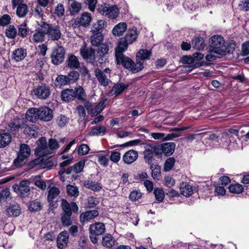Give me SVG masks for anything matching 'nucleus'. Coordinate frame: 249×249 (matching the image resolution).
I'll use <instances>...</instances> for the list:
<instances>
[{
  "mask_svg": "<svg viewBox=\"0 0 249 249\" xmlns=\"http://www.w3.org/2000/svg\"><path fill=\"white\" fill-rule=\"evenodd\" d=\"M103 40V36L101 34H93L90 37L91 43L94 46L100 45Z\"/></svg>",
  "mask_w": 249,
  "mask_h": 249,
  "instance_id": "de8ad7c7",
  "label": "nucleus"
},
{
  "mask_svg": "<svg viewBox=\"0 0 249 249\" xmlns=\"http://www.w3.org/2000/svg\"><path fill=\"white\" fill-rule=\"evenodd\" d=\"M35 95L40 99H46L50 95L49 87L46 84L38 86L34 90Z\"/></svg>",
  "mask_w": 249,
  "mask_h": 249,
  "instance_id": "4468645a",
  "label": "nucleus"
},
{
  "mask_svg": "<svg viewBox=\"0 0 249 249\" xmlns=\"http://www.w3.org/2000/svg\"><path fill=\"white\" fill-rule=\"evenodd\" d=\"M26 119L31 122L39 120L38 108H30L26 113Z\"/></svg>",
  "mask_w": 249,
  "mask_h": 249,
  "instance_id": "b1692460",
  "label": "nucleus"
},
{
  "mask_svg": "<svg viewBox=\"0 0 249 249\" xmlns=\"http://www.w3.org/2000/svg\"><path fill=\"white\" fill-rule=\"evenodd\" d=\"M138 157L137 151L130 150L124 155L123 159L124 163L126 164H131L134 162Z\"/></svg>",
  "mask_w": 249,
  "mask_h": 249,
  "instance_id": "4be33fe9",
  "label": "nucleus"
},
{
  "mask_svg": "<svg viewBox=\"0 0 249 249\" xmlns=\"http://www.w3.org/2000/svg\"><path fill=\"white\" fill-rule=\"evenodd\" d=\"M144 149L143 152L144 159L146 162L149 164H151L155 155H159L161 154L160 145L146 144L144 146Z\"/></svg>",
  "mask_w": 249,
  "mask_h": 249,
  "instance_id": "0eeeda50",
  "label": "nucleus"
},
{
  "mask_svg": "<svg viewBox=\"0 0 249 249\" xmlns=\"http://www.w3.org/2000/svg\"><path fill=\"white\" fill-rule=\"evenodd\" d=\"M48 148H49V151L50 150H53L57 149L59 145L58 142L54 139H50L48 144Z\"/></svg>",
  "mask_w": 249,
  "mask_h": 249,
  "instance_id": "e2e57ef3",
  "label": "nucleus"
},
{
  "mask_svg": "<svg viewBox=\"0 0 249 249\" xmlns=\"http://www.w3.org/2000/svg\"><path fill=\"white\" fill-rule=\"evenodd\" d=\"M65 50L62 46H57L53 50L51 55L52 62L53 64L59 65L64 59Z\"/></svg>",
  "mask_w": 249,
  "mask_h": 249,
  "instance_id": "f8f14e48",
  "label": "nucleus"
},
{
  "mask_svg": "<svg viewBox=\"0 0 249 249\" xmlns=\"http://www.w3.org/2000/svg\"><path fill=\"white\" fill-rule=\"evenodd\" d=\"M60 194V190L56 187H49L47 199L49 202H53Z\"/></svg>",
  "mask_w": 249,
  "mask_h": 249,
  "instance_id": "c9c22d12",
  "label": "nucleus"
},
{
  "mask_svg": "<svg viewBox=\"0 0 249 249\" xmlns=\"http://www.w3.org/2000/svg\"><path fill=\"white\" fill-rule=\"evenodd\" d=\"M192 44L193 48L198 50L203 49L205 46L204 40L201 37L194 38L192 41Z\"/></svg>",
  "mask_w": 249,
  "mask_h": 249,
  "instance_id": "58836bf2",
  "label": "nucleus"
},
{
  "mask_svg": "<svg viewBox=\"0 0 249 249\" xmlns=\"http://www.w3.org/2000/svg\"><path fill=\"white\" fill-rule=\"evenodd\" d=\"M15 230V226L12 223H6L3 228L5 233L11 235Z\"/></svg>",
  "mask_w": 249,
  "mask_h": 249,
  "instance_id": "69168bd1",
  "label": "nucleus"
},
{
  "mask_svg": "<svg viewBox=\"0 0 249 249\" xmlns=\"http://www.w3.org/2000/svg\"><path fill=\"white\" fill-rule=\"evenodd\" d=\"M150 169L152 172V176L154 179L159 180L161 174H160V167L157 164H152L151 165Z\"/></svg>",
  "mask_w": 249,
  "mask_h": 249,
  "instance_id": "49530a36",
  "label": "nucleus"
},
{
  "mask_svg": "<svg viewBox=\"0 0 249 249\" xmlns=\"http://www.w3.org/2000/svg\"><path fill=\"white\" fill-rule=\"evenodd\" d=\"M121 159V154L120 152L113 151L111 153L110 160L114 163L118 162Z\"/></svg>",
  "mask_w": 249,
  "mask_h": 249,
  "instance_id": "338daca9",
  "label": "nucleus"
},
{
  "mask_svg": "<svg viewBox=\"0 0 249 249\" xmlns=\"http://www.w3.org/2000/svg\"><path fill=\"white\" fill-rule=\"evenodd\" d=\"M210 48L217 51L221 55L226 54V48L224 38L220 36L214 35L210 39Z\"/></svg>",
  "mask_w": 249,
  "mask_h": 249,
  "instance_id": "39448f33",
  "label": "nucleus"
},
{
  "mask_svg": "<svg viewBox=\"0 0 249 249\" xmlns=\"http://www.w3.org/2000/svg\"><path fill=\"white\" fill-rule=\"evenodd\" d=\"M27 55L26 49L18 48L14 51L12 54V58L17 62L20 61L24 59Z\"/></svg>",
  "mask_w": 249,
  "mask_h": 249,
  "instance_id": "cd10ccee",
  "label": "nucleus"
},
{
  "mask_svg": "<svg viewBox=\"0 0 249 249\" xmlns=\"http://www.w3.org/2000/svg\"><path fill=\"white\" fill-rule=\"evenodd\" d=\"M69 84L75 82L79 78V73L75 71L70 72L68 75H66Z\"/></svg>",
  "mask_w": 249,
  "mask_h": 249,
  "instance_id": "864d4df0",
  "label": "nucleus"
},
{
  "mask_svg": "<svg viewBox=\"0 0 249 249\" xmlns=\"http://www.w3.org/2000/svg\"><path fill=\"white\" fill-rule=\"evenodd\" d=\"M209 53L205 56V59L208 61H213L216 59V58L222 56L221 54L217 53V51L209 48Z\"/></svg>",
  "mask_w": 249,
  "mask_h": 249,
  "instance_id": "8fccbe9b",
  "label": "nucleus"
},
{
  "mask_svg": "<svg viewBox=\"0 0 249 249\" xmlns=\"http://www.w3.org/2000/svg\"><path fill=\"white\" fill-rule=\"evenodd\" d=\"M66 62L67 66L71 69H77L80 67L79 59L73 54L69 55Z\"/></svg>",
  "mask_w": 249,
  "mask_h": 249,
  "instance_id": "a878e982",
  "label": "nucleus"
},
{
  "mask_svg": "<svg viewBox=\"0 0 249 249\" xmlns=\"http://www.w3.org/2000/svg\"><path fill=\"white\" fill-rule=\"evenodd\" d=\"M5 35L9 38L13 39L15 38L17 35L16 28L13 25L9 26L6 29Z\"/></svg>",
  "mask_w": 249,
  "mask_h": 249,
  "instance_id": "603ef678",
  "label": "nucleus"
},
{
  "mask_svg": "<svg viewBox=\"0 0 249 249\" xmlns=\"http://www.w3.org/2000/svg\"><path fill=\"white\" fill-rule=\"evenodd\" d=\"M31 154V150L29 146L24 143L20 145L19 152L18 153L17 159L14 160V164L16 166H20L22 165L24 160L29 157Z\"/></svg>",
  "mask_w": 249,
  "mask_h": 249,
  "instance_id": "1a4fd4ad",
  "label": "nucleus"
},
{
  "mask_svg": "<svg viewBox=\"0 0 249 249\" xmlns=\"http://www.w3.org/2000/svg\"><path fill=\"white\" fill-rule=\"evenodd\" d=\"M84 186L93 192H99L102 189V186L100 183L93 181L91 179H88L84 181Z\"/></svg>",
  "mask_w": 249,
  "mask_h": 249,
  "instance_id": "412c9836",
  "label": "nucleus"
},
{
  "mask_svg": "<svg viewBox=\"0 0 249 249\" xmlns=\"http://www.w3.org/2000/svg\"><path fill=\"white\" fill-rule=\"evenodd\" d=\"M127 24L125 22H120L112 29V33L115 36H121L127 29Z\"/></svg>",
  "mask_w": 249,
  "mask_h": 249,
  "instance_id": "473e14b6",
  "label": "nucleus"
},
{
  "mask_svg": "<svg viewBox=\"0 0 249 249\" xmlns=\"http://www.w3.org/2000/svg\"><path fill=\"white\" fill-rule=\"evenodd\" d=\"M175 162V160L174 158H169L166 160L164 165V170L165 171H169L173 167Z\"/></svg>",
  "mask_w": 249,
  "mask_h": 249,
  "instance_id": "bf43d9fd",
  "label": "nucleus"
},
{
  "mask_svg": "<svg viewBox=\"0 0 249 249\" xmlns=\"http://www.w3.org/2000/svg\"><path fill=\"white\" fill-rule=\"evenodd\" d=\"M61 99L65 102L72 101L75 99V94L73 89H65L61 92Z\"/></svg>",
  "mask_w": 249,
  "mask_h": 249,
  "instance_id": "2f4dec72",
  "label": "nucleus"
},
{
  "mask_svg": "<svg viewBox=\"0 0 249 249\" xmlns=\"http://www.w3.org/2000/svg\"><path fill=\"white\" fill-rule=\"evenodd\" d=\"M228 188L231 193L237 194L241 193L244 190L243 186L239 183L231 184Z\"/></svg>",
  "mask_w": 249,
  "mask_h": 249,
  "instance_id": "09e8293b",
  "label": "nucleus"
},
{
  "mask_svg": "<svg viewBox=\"0 0 249 249\" xmlns=\"http://www.w3.org/2000/svg\"><path fill=\"white\" fill-rule=\"evenodd\" d=\"M142 194L139 190H133L131 191L129 195V198L132 201H136L142 197Z\"/></svg>",
  "mask_w": 249,
  "mask_h": 249,
  "instance_id": "5fc2aeb1",
  "label": "nucleus"
},
{
  "mask_svg": "<svg viewBox=\"0 0 249 249\" xmlns=\"http://www.w3.org/2000/svg\"><path fill=\"white\" fill-rule=\"evenodd\" d=\"M20 212L21 210L18 205H10L6 210L7 214L9 216L17 217L19 215Z\"/></svg>",
  "mask_w": 249,
  "mask_h": 249,
  "instance_id": "4c0bfd02",
  "label": "nucleus"
},
{
  "mask_svg": "<svg viewBox=\"0 0 249 249\" xmlns=\"http://www.w3.org/2000/svg\"><path fill=\"white\" fill-rule=\"evenodd\" d=\"M128 44H129L121 38L115 50V58L117 64H121L126 69L128 65H130V63H132L131 59L124 56L123 54V53L127 49Z\"/></svg>",
  "mask_w": 249,
  "mask_h": 249,
  "instance_id": "20e7f679",
  "label": "nucleus"
},
{
  "mask_svg": "<svg viewBox=\"0 0 249 249\" xmlns=\"http://www.w3.org/2000/svg\"><path fill=\"white\" fill-rule=\"evenodd\" d=\"M85 164V160H80L78 162L74 164L73 166V172L79 173L82 171Z\"/></svg>",
  "mask_w": 249,
  "mask_h": 249,
  "instance_id": "680f3d73",
  "label": "nucleus"
},
{
  "mask_svg": "<svg viewBox=\"0 0 249 249\" xmlns=\"http://www.w3.org/2000/svg\"><path fill=\"white\" fill-rule=\"evenodd\" d=\"M18 35L22 37H25L28 35L29 29L26 22L24 21L18 26Z\"/></svg>",
  "mask_w": 249,
  "mask_h": 249,
  "instance_id": "ea45409f",
  "label": "nucleus"
},
{
  "mask_svg": "<svg viewBox=\"0 0 249 249\" xmlns=\"http://www.w3.org/2000/svg\"><path fill=\"white\" fill-rule=\"evenodd\" d=\"M154 194L156 200L159 202H161L164 198V193L162 189L156 188L154 190Z\"/></svg>",
  "mask_w": 249,
  "mask_h": 249,
  "instance_id": "052dcab7",
  "label": "nucleus"
},
{
  "mask_svg": "<svg viewBox=\"0 0 249 249\" xmlns=\"http://www.w3.org/2000/svg\"><path fill=\"white\" fill-rule=\"evenodd\" d=\"M107 131L104 126H97L91 129L89 134L90 136H103L105 135Z\"/></svg>",
  "mask_w": 249,
  "mask_h": 249,
  "instance_id": "37998d69",
  "label": "nucleus"
},
{
  "mask_svg": "<svg viewBox=\"0 0 249 249\" xmlns=\"http://www.w3.org/2000/svg\"><path fill=\"white\" fill-rule=\"evenodd\" d=\"M99 214L96 210H91L83 213L80 214V221L81 223H85L89 221Z\"/></svg>",
  "mask_w": 249,
  "mask_h": 249,
  "instance_id": "5701e85b",
  "label": "nucleus"
},
{
  "mask_svg": "<svg viewBox=\"0 0 249 249\" xmlns=\"http://www.w3.org/2000/svg\"><path fill=\"white\" fill-rule=\"evenodd\" d=\"M11 135L8 133L0 134V147H4L9 144L11 141Z\"/></svg>",
  "mask_w": 249,
  "mask_h": 249,
  "instance_id": "79ce46f5",
  "label": "nucleus"
},
{
  "mask_svg": "<svg viewBox=\"0 0 249 249\" xmlns=\"http://www.w3.org/2000/svg\"><path fill=\"white\" fill-rule=\"evenodd\" d=\"M49 38L53 40H58L61 36L59 28L44 22V28Z\"/></svg>",
  "mask_w": 249,
  "mask_h": 249,
  "instance_id": "9d476101",
  "label": "nucleus"
},
{
  "mask_svg": "<svg viewBox=\"0 0 249 249\" xmlns=\"http://www.w3.org/2000/svg\"><path fill=\"white\" fill-rule=\"evenodd\" d=\"M69 120L65 115H60L56 119V123L59 127H62L66 125Z\"/></svg>",
  "mask_w": 249,
  "mask_h": 249,
  "instance_id": "6e6d98bb",
  "label": "nucleus"
},
{
  "mask_svg": "<svg viewBox=\"0 0 249 249\" xmlns=\"http://www.w3.org/2000/svg\"><path fill=\"white\" fill-rule=\"evenodd\" d=\"M54 84L55 86L59 87L69 84L66 75H58L55 79Z\"/></svg>",
  "mask_w": 249,
  "mask_h": 249,
  "instance_id": "3c124183",
  "label": "nucleus"
},
{
  "mask_svg": "<svg viewBox=\"0 0 249 249\" xmlns=\"http://www.w3.org/2000/svg\"><path fill=\"white\" fill-rule=\"evenodd\" d=\"M24 120L20 119H14L8 124L6 129L10 132L18 130L20 128L24 127V133L28 136L36 137L37 135L38 127L35 124L25 125Z\"/></svg>",
  "mask_w": 249,
  "mask_h": 249,
  "instance_id": "f257e3e1",
  "label": "nucleus"
},
{
  "mask_svg": "<svg viewBox=\"0 0 249 249\" xmlns=\"http://www.w3.org/2000/svg\"><path fill=\"white\" fill-rule=\"evenodd\" d=\"M108 46L106 44H102L100 45L97 51V54L100 57H102L108 53Z\"/></svg>",
  "mask_w": 249,
  "mask_h": 249,
  "instance_id": "4d7b16f0",
  "label": "nucleus"
},
{
  "mask_svg": "<svg viewBox=\"0 0 249 249\" xmlns=\"http://www.w3.org/2000/svg\"><path fill=\"white\" fill-rule=\"evenodd\" d=\"M151 55V52L146 49H141L137 53L136 63L131 59V63L128 65L127 69L133 73H136L143 68V61L149 59Z\"/></svg>",
  "mask_w": 249,
  "mask_h": 249,
  "instance_id": "7ed1b4c3",
  "label": "nucleus"
},
{
  "mask_svg": "<svg viewBox=\"0 0 249 249\" xmlns=\"http://www.w3.org/2000/svg\"><path fill=\"white\" fill-rule=\"evenodd\" d=\"M69 233L67 231L61 232L57 238V246L60 249L65 248L68 242Z\"/></svg>",
  "mask_w": 249,
  "mask_h": 249,
  "instance_id": "6ab92c4d",
  "label": "nucleus"
},
{
  "mask_svg": "<svg viewBox=\"0 0 249 249\" xmlns=\"http://www.w3.org/2000/svg\"><path fill=\"white\" fill-rule=\"evenodd\" d=\"M73 90L75 94V98H77L78 100L83 102L86 101V94L82 87L80 86L76 87Z\"/></svg>",
  "mask_w": 249,
  "mask_h": 249,
  "instance_id": "f704fd0d",
  "label": "nucleus"
},
{
  "mask_svg": "<svg viewBox=\"0 0 249 249\" xmlns=\"http://www.w3.org/2000/svg\"><path fill=\"white\" fill-rule=\"evenodd\" d=\"M175 144L174 142H165L160 146L161 154H163L168 156L172 155L175 151Z\"/></svg>",
  "mask_w": 249,
  "mask_h": 249,
  "instance_id": "393cba45",
  "label": "nucleus"
},
{
  "mask_svg": "<svg viewBox=\"0 0 249 249\" xmlns=\"http://www.w3.org/2000/svg\"><path fill=\"white\" fill-rule=\"evenodd\" d=\"M89 147L87 144H82L78 147L77 153L80 156L86 155L89 153Z\"/></svg>",
  "mask_w": 249,
  "mask_h": 249,
  "instance_id": "13d9d810",
  "label": "nucleus"
},
{
  "mask_svg": "<svg viewBox=\"0 0 249 249\" xmlns=\"http://www.w3.org/2000/svg\"><path fill=\"white\" fill-rule=\"evenodd\" d=\"M239 138V131L235 129H228L222 133L221 139L225 142H233Z\"/></svg>",
  "mask_w": 249,
  "mask_h": 249,
  "instance_id": "ddd939ff",
  "label": "nucleus"
},
{
  "mask_svg": "<svg viewBox=\"0 0 249 249\" xmlns=\"http://www.w3.org/2000/svg\"><path fill=\"white\" fill-rule=\"evenodd\" d=\"M128 84H125L122 82H118L114 85L111 89L108 92V95L112 96L113 95L116 96L122 94L123 91L128 88Z\"/></svg>",
  "mask_w": 249,
  "mask_h": 249,
  "instance_id": "a211bd4d",
  "label": "nucleus"
},
{
  "mask_svg": "<svg viewBox=\"0 0 249 249\" xmlns=\"http://www.w3.org/2000/svg\"><path fill=\"white\" fill-rule=\"evenodd\" d=\"M36 145L37 147L35 150V154L37 156L43 158H49L52 156L45 137H42L40 138L36 142Z\"/></svg>",
  "mask_w": 249,
  "mask_h": 249,
  "instance_id": "423d86ee",
  "label": "nucleus"
},
{
  "mask_svg": "<svg viewBox=\"0 0 249 249\" xmlns=\"http://www.w3.org/2000/svg\"><path fill=\"white\" fill-rule=\"evenodd\" d=\"M108 103V100L105 98L102 100L94 107L91 109L92 116H95L100 113L105 107L106 105Z\"/></svg>",
  "mask_w": 249,
  "mask_h": 249,
  "instance_id": "7c9ffc66",
  "label": "nucleus"
},
{
  "mask_svg": "<svg viewBox=\"0 0 249 249\" xmlns=\"http://www.w3.org/2000/svg\"><path fill=\"white\" fill-rule=\"evenodd\" d=\"M102 243L104 246L110 248L114 245L115 239L111 234H107L103 237Z\"/></svg>",
  "mask_w": 249,
  "mask_h": 249,
  "instance_id": "a19ab883",
  "label": "nucleus"
},
{
  "mask_svg": "<svg viewBox=\"0 0 249 249\" xmlns=\"http://www.w3.org/2000/svg\"><path fill=\"white\" fill-rule=\"evenodd\" d=\"M61 203L64 212L61 217L62 224L64 226H69L71 224V215L72 212L74 213L78 212V206L75 202H73L69 203L64 199H62Z\"/></svg>",
  "mask_w": 249,
  "mask_h": 249,
  "instance_id": "f03ea898",
  "label": "nucleus"
},
{
  "mask_svg": "<svg viewBox=\"0 0 249 249\" xmlns=\"http://www.w3.org/2000/svg\"><path fill=\"white\" fill-rule=\"evenodd\" d=\"M28 11L27 5L25 4H19L17 8L16 13L19 18L24 17Z\"/></svg>",
  "mask_w": 249,
  "mask_h": 249,
  "instance_id": "c03bdc74",
  "label": "nucleus"
},
{
  "mask_svg": "<svg viewBox=\"0 0 249 249\" xmlns=\"http://www.w3.org/2000/svg\"><path fill=\"white\" fill-rule=\"evenodd\" d=\"M30 182L27 180H23L19 182L18 184H15L13 188L15 192L18 193L21 197H26L30 194Z\"/></svg>",
  "mask_w": 249,
  "mask_h": 249,
  "instance_id": "9b49d317",
  "label": "nucleus"
},
{
  "mask_svg": "<svg viewBox=\"0 0 249 249\" xmlns=\"http://www.w3.org/2000/svg\"><path fill=\"white\" fill-rule=\"evenodd\" d=\"M76 110L80 119L83 120L86 114V110L84 107L81 105L78 106L76 108Z\"/></svg>",
  "mask_w": 249,
  "mask_h": 249,
  "instance_id": "774afa93",
  "label": "nucleus"
},
{
  "mask_svg": "<svg viewBox=\"0 0 249 249\" xmlns=\"http://www.w3.org/2000/svg\"><path fill=\"white\" fill-rule=\"evenodd\" d=\"M39 120L48 122L51 121L53 117V110L48 107H42L38 108Z\"/></svg>",
  "mask_w": 249,
  "mask_h": 249,
  "instance_id": "2eb2a0df",
  "label": "nucleus"
},
{
  "mask_svg": "<svg viewBox=\"0 0 249 249\" xmlns=\"http://www.w3.org/2000/svg\"><path fill=\"white\" fill-rule=\"evenodd\" d=\"M91 20V17L90 14L84 13L80 18H75L72 22V25L76 26H82L87 27L89 25Z\"/></svg>",
  "mask_w": 249,
  "mask_h": 249,
  "instance_id": "dca6fc26",
  "label": "nucleus"
},
{
  "mask_svg": "<svg viewBox=\"0 0 249 249\" xmlns=\"http://www.w3.org/2000/svg\"><path fill=\"white\" fill-rule=\"evenodd\" d=\"M180 193L186 197L191 196L193 194V187L186 183L183 182L180 187Z\"/></svg>",
  "mask_w": 249,
  "mask_h": 249,
  "instance_id": "e433bc0d",
  "label": "nucleus"
},
{
  "mask_svg": "<svg viewBox=\"0 0 249 249\" xmlns=\"http://www.w3.org/2000/svg\"><path fill=\"white\" fill-rule=\"evenodd\" d=\"M98 11L102 15L111 19L116 18L119 13V9L116 6H111L106 3L102 5L99 8Z\"/></svg>",
  "mask_w": 249,
  "mask_h": 249,
  "instance_id": "6e6552de",
  "label": "nucleus"
},
{
  "mask_svg": "<svg viewBox=\"0 0 249 249\" xmlns=\"http://www.w3.org/2000/svg\"><path fill=\"white\" fill-rule=\"evenodd\" d=\"M138 34L136 28H133L129 29L124 37L123 38L125 40L127 43L129 44H132L133 42L135 41L137 38Z\"/></svg>",
  "mask_w": 249,
  "mask_h": 249,
  "instance_id": "c85d7f7f",
  "label": "nucleus"
},
{
  "mask_svg": "<svg viewBox=\"0 0 249 249\" xmlns=\"http://www.w3.org/2000/svg\"><path fill=\"white\" fill-rule=\"evenodd\" d=\"M67 192L69 196L76 197L79 195L78 188L76 186L69 184L66 186Z\"/></svg>",
  "mask_w": 249,
  "mask_h": 249,
  "instance_id": "a18cd8bd",
  "label": "nucleus"
},
{
  "mask_svg": "<svg viewBox=\"0 0 249 249\" xmlns=\"http://www.w3.org/2000/svg\"><path fill=\"white\" fill-rule=\"evenodd\" d=\"M44 28V22H41L39 26L36 29L33 36V40L35 43H40L44 41L46 31Z\"/></svg>",
  "mask_w": 249,
  "mask_h": 249,
  "instance_id": "f3484780",
  "label": "nucleus"
},
{
  "mask_svg": "<svg viewBox=\"0 0 249 249\" xmlns=\"http://www.w3.org/2000/svg\"><path fill=\"white\" fill-rule=\"evenodd\" d=\"M80 53L84 59L93 61L95 57V52L92 48L82 47Z\"/></svg>",
  "mask_w": 249,
  "mask_h": 249,
  "instance_id": "bb28decb",
  "label": "nucleus"
},
{
  "mask_svg": "<svg viewBox=\"0 0 249 249\" xmlns=\"http://www.w3.org/2000/svg\"><path fill=\"white\" fill-rule=\"evenodd\" d=\"M106 27V21L104 20H99L93 25L91 31L93 34H101Z\"/></svg>",
  "mask_w": 249,
  "mask_h": 249,
  "instance_id": "72a5a7b5",
  "label": "nucleus"
},
{
  "mask_svg": "<svg viewBox=\"0 0 249 249\" xmlns=\"http://www.w3.org/2000/svg\"><path fill=\"white\" fill-rule=\"evenodd\" d=\"M89 230L90 232L101 235L105 232L106 228L103 223L97 222L94 224L91 225Z\"/></svg>",
  "mask_w": 249,
  "mask_h": 249,
  "instance_id": "c756f323",
  "label": "nucleus"
},
{
  "mask_svg": "<svg viewBox=\"0 0 249 249\" xmlns=\"http://www.w3.org/2000/svg\"><path fill=\"white\" fill-rule=\"evenodd\" d=\"M41 208L40 202L36 201H33L30 202L29 205V209L32 212H36L39 211Z\"/></svg>",
  "mask_w": 249,
  "mask_h": 249,
  "instance_id": "0e129e2a",
  "label": "nucleus"
},
{
  "mask_svg": "<svg viewBox=\"0 0 249 249\" xmlns=\"http://www.w3.org/2000/svg\"><path fill=\"white\" fill-rule=\"evenodd\" d=\"M95 75L100 83V84L104 87L107 86L111 81L107 77L104 71H102L99 69H97L95 70Z\"/></svg>",
  "mask_w": 249,
  "mask_h": 249,
  "instance_id": "aec40b11",
  "label": "nucleus"
}]
</instances>
